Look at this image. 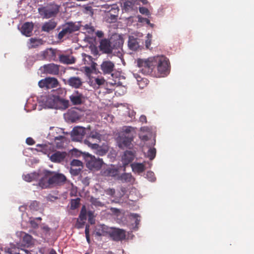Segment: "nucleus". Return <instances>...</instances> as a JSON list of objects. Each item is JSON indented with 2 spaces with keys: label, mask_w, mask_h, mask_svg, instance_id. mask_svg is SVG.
Wrapping results in <instances>:
<instances>
[{
  "label": "nucleus",
  "mask_w": 254,
  "mask_h": 254,
  "mask_svg": "<svg viewBox=\"0 0 254 254\" xmlns=\"http://www.w3.org/2000/svg\"><path fill=\"white\" fill-rule=\"evenodd\" d=\"M44 176L39 181V186L42 189L52 188L64 185L67 179L64 175L51 171L46 170Z\"/></svg>",
  "instance_id": "f257e3e1"
},
{
  "label": "nucleus",
  "mask_w": 254,
  "mask_h": 254,
  "mask_svg": "<svg viewBox=\"0 0 254 254\" xmlns=\"http://www.w3.org/2000/svg\"><path fill=\"white\" fill-rule=\"evenodd\" d=\"M60 11V6L55 2H50L38 8V11L43 19H49L57 16Z\"/></svg>",
  "instance_id": "f03ea898"
},
{
  "label": "nucleus",
  "mask_w": 254,
  "mask_h": 254,
  "mask_svg": "<svg viewBox=\"0 0 254 254\" xmlns=\"http://www.w3.org/2000/svg\"><path fill=\"white\" fill-rule=\"evenodd\" d=\"M155 57L149 58L147 60L138 59L137 66L141 72L145 74L151 73L155 68Z\"/></svg>",
  "instance_id": "7ed1b4c3"
},
{
  "label": "nucleus",
  "mask_w": 254,
  "mask_h": 254,
  "mask_svg": "<svg viewBox=\"0 0 254 254\" xmlns=\"http://www.w3.org/2000/svg\"><path fill=\"white\" fill-rule=\"evenodd\" d=\"M155 57L149 58L147 60L138 59L137 66L141 72L145 74L151 73L155 68Z\"/></svg>",
  "instance_id": "20e7f679"
},
{
  "label": "nucleus",
  "mask_w": 254,
  "mask_h": 254,
  "mask_svg": "<svg viewBox=\"0 0 254 254\" xmlns=\"http://www.w3.org/2000/svg\"><path fill=\"white\" fill-rule=\"evenodd\" d=\"M84 157L86 163V167L91 170H99L103 163L102 159H97L89 153H84Z\"/></svg>",
  "instance_id": "39448f33"
},
{
  "label": "nucleus",
  "mask_w": 254,
  "mask_h": 254,
  "mask_svg": "<svg viewBox=\"0 0 254 254\" xmlns=\"http://www.w3.org/2000/svg\"><path fill=\"white\" fill-rule=\"evenodd\" d=\"M79 27L74 23L67 22L63 26L62 30L59 33L57 38L61 40L64 37L69 36L74 32L79 30Z\"/></svg>",
  "instance_id": "423d86ee"
},
{
  "label": "nucleus",
  "mask_w": 254,
  "mask_h": 254,
  "mask_svg": "<svg viewBox=\"0 0 254 254\" xmlns=\"http://www.w3.org/2000/svg\"><path fill=\"white\" fill-rule=\"evenodd\" d=\"M155 67L157 66L158 72L161 74H166L169 69L168 60L163 56L155 57Z\"/></svg>",
  "instance_id": "0eeeda50"
},
{
  "label": "nucleus",
  "mask_w": 254,
  "mask_h": 254,
  "mask_svg": "<svg viewBox=\"0 0 254 254\" xmlns=\"http://www.w3.org/2000/svg\"><path fill=\"white\" fill-rule=\"evenodd\" d=\"M118 146L121 148L129 147L133 140V135H126L125 133H120L117 138Z\"/></svg>",
  "instance_id": "6e6552de"
},
{
  "label": "nucleus",
  "mask_w": 254,
  "mask_h": 254,
  "mask_svg": "<svg viewBox=\"0 0 254 254\" xmlns=\"http://www.w3.org/2000/svg\"><path fill=\"white\" fill-rule=\"evenodd\" d=\"M65 85H68L72 88H80L83 85L82 79L78 76H71L67 79H64Z\"/></svg>",
  "instance_id": "1a4fd4ad"
},
{
  "label": "nucleus",
  "mask_w": 254,
  "mask_h": 254,
  "mask_svg": "<svg viewBox=\"0 0 254 254\" xmlns=\"http://www.w3.org/2000/svg\"><path fill=\"white\" fill-rule=\"evenodd\" d=\"M89 129L85 127H74L72 131V136L73 139L76 141H80L83 136L87 134Z\"/></svg>",
  "instance_id": "9d476101"
},
{
  "label": "nucleus",
  "mask_w": 254,
  "mask_h": 254,
  "mask_svg": "<svg viewBox=\"0 0 254 254\" xmlns=\"http://www.w3.org/2000/svg\"><path fill=\"white\" fill-rule=\"evenodd\" d=\"M110 236L114 241H122L126 238V231L123 229L113 228L110 231Z\"/></svg>",
  "instance_id": "9b49d317"
},
{
  "label": "nucleus",
  "mask_w": 254,
  "mask_h": 254,
  "mask_svg": "<svg viewBox=\"0 0 254 254\" xmlns=\"http://www.w3.org/2000/svg\"><path fill=\"white\" fill-rule=\"evenodd\" d=\"M59 51L57 49L48 48L42 52L43 58L48 61H57L58 59L57 55H58Z\"/></svg>",
  "instance_id": "f8f14e48"
},
{
  "label": "nucleus",
  "mask_w": 254,
  "mask_h": 254,
  "mask_svg": "<svg viewBox=\"0 0 254 254\" xmlns=\"http://www.w3.org/2000/svg\"><path fill=\"white\" fill-rule=\"evenodd\" d=\"M69 99L74 105H81L83 103L85 100V97L83 94L78 91H75L70 96Z\"/></svg>",
  "instance_id": "ddd939ff"
},
{
  "label": "nucleus",
  "mask_w": 254,
  "mask_h": 254,
  "mask_svg": "<svg viewBox=\"0 0 254 254\" xmlns=\"http://www.w3.org/2000/svg\"><path fill=\"white\" fill-rule=\"evenodd\" d=\"M100 68L103 74H112L115 68V64L110 61H103L100 65Z\"/></svg>",
  "instance_id": "4468645a"
},
{
  "label": "nucleus",
  "mask_w": 254,
  "mask_h": 254,
  "mask_svg": "<svg viewBox=\"0 0 254 254\" xmlns=\"http://www.w3.org/2000/svg\"><path fill=\"white\" fill-rule=\"evenodd\" d=\"M90 147L94 150V152L96 154L99 156L105 155L109 150V146L106 144H103L101 146L97 143L92 144Z\"/></svg>",
  "instance_id": "2eb2a0df"
},
{
  "label": "nucleus",
  "mask_w": 254,
  "mask_h": 254,
  "mask_svg": "<svg viewBox=\"0 0 254 254\" xmlns=\"http://www.w3.org/2000/svg\"><path fill=\"white\" fill-rule=\"evenodd\" d=\"M110 40L112 53L113 50L121 49L124 43L123 39L119 36H113Z\"/></svg>",
  "instance_id": "dca6fc26"
},
{
  "label": "nucleus",
  "mask_w": 254,
  "mask_h": 254,
  "mask_svg": "<svg viewBox=\"0 0 254 254\" xmlns=\"http://www.w3.org/2000/svg\"><path fill=\"white\" fill-rule=\"evenodd\" d=\"M118 173V169L112 165L104 168L101 171L102 175L105 177H115Z\"/></svg>",
  "instance_id": "f3484780"
},
{
  "label": "nucleus",
  "mask_w": 254,
  "mask_h": 254,
  "mask_svg": "<svg viewBox=\"0 0 254 254\" xmlns=\"http://www.w3.org/2000/svg\"><path fill=\"white\" fill-rule=\"evenodd\" d=\"M59 100L60 97L58 96L49 95L46 98L45 105L49 108H56Z\"/></svg>",
  "instance_id": "a211bd4d"
},
{
  "label": "nucleus",
  "mask_w": 254,
  "mask_h": 254,
  "mask_svg": "<svg viewBox=\"0 0 254 254\" xmlns=\"http://www.w3.org/2000/svg\"><path fill=\"white\" fill-rule=\"evenodd\" d=\"M101 138V135L96 131H92L90 133L87 135L86 138L84 140V143L87 145L89 147L91 146L92 144H96V143H93L91 141L92 139H96L100 140Z\"/></svg>",
  "instance_id": "6ab92c4d"
},
{
  "label": "nucleus",
  "mask_w": 254,
  "mask_h": 254,
  "mask_svg": "<svg viewBox=\"0 0 254 254\" xmlns=\"http://www.w3.org/2000/svg\"><path fill=\"white\" fill-rule=\"evenodd\" d=\"M45 73L52 75H58L59 73V65L55 64H49L43 66Z\"/></svg>",
  "instance_id": "aec40b11"
},
{
  "label": "nucleus",
  "mask_w": 254,
  "mask_h": 254,
  "mask_svg": "<svg viewBox=\"0 0 254 254\" xmlns=\"http://www.w3.org/2000/svg\"><path fill=\"white\" fill-rule=\"evenodd\" d=\"M110 40L107 39H103L100 41V50L105 54H111V46Z\"/></svg>",
  "instance_id": "412c9836"
},
{
  "label": "nucleus",
  "mask_w": 254,
  "mask_h": 254,
  "mask_svg": "<svg viewBox=\"0 0 254 254\" xmlns=\"http://www.w3.org/2000/svg\"><path fill=\"white\" fill-rule=\"evenodd\" d=\"M59 61L61 63L71 64L75 63L76 59L72 55L58 54Z\"/></svg>",
  "instance_id": "4be33fe9"
},
{
  "label": "nucleus",
  "mask_w": 254,
  "mask_h": 254,
  "mask_svg": "<svg viewBox=\"0 0 254 254\" xmlns=\"http://www.w3.org/2000/svg\"><path fill=\"white\" fill-rule=\"evenodd\" d=\"M66 155L65 152L56 151L51 155L50 158L53 162L60 163L64 160Z\"/></svg>",
  "instance_id": "5701e85b"
},
{
  "label": "nucleus",
  "mask_w": 254,
  "mask_h": 254,
  "mask_svg": "<svg viewBox=\"0 0 254 254\" xmlns=\"http://www.w3.org/2000/svg\"><path fill=\"white\" fill-rule=\"evenodd\" d=\"M33 27L34 24L32 22H26L21 27V33L26 36L29 37L31 35Z\"/></svg>",
  "instance_id": "b1692460"
},
{
  "label": "nucleus",
  "mask_w": 254,
  "mask_h": 254,
  "mask_svg": "<svg viewBox=\"0 0 254 254\" xmlns=\"http://www.w3.org/2000/svg\"><path fill=\"white\" fill-rule=\"evenodd\" d=\"M134 154L131 151L127 150L122 156V162L124 166L127 165L134 159Z\"/></svg>",
  "instance_id": "393cba45"
},
{
  "label": "nucleus",
  "mask_w": 254,
  "mask_h": 254,
  "mask_svg": "<svg viewBox=\"0 0 254 254\" xmlns=\"http://www.w3.org/2000/svg\"><path fill=\"white\" fill-rule=\"evenodd\" d=\"M110 230L109 228L105 225H99L97 226L95 234L98 236H106L108 234H110Z\"/></svg>",
  "instance_id": "a878e982"
},
{
  "label": "nucleus",
  "mask_w": 254,
  "mask_h": 254,
  "mask_svg": "<svg viewBox=\"0 0 254 254\" xmlns=\"http://www.w3.org/2000/svg\"><path fill=\"white\" fill-rule=\"evenodd\" d=\"M57 25V23L55 21L53 20H50L48 22L44 23L42 26V31L49 32L55 29Z\"/></svg>",
  "instance_id": "bb28decb"
},
{
  "label": "nucleus",
  "mask_w": 254,
  "mask_h": 254,
  "mask_svg": "<svg viewBox=\"0 0 254 254\" xmlns=\"http://www.w3.org/2000/svg\"><path fill=\"white\" fill-rule=\"evenodd\" d=\"M123 10L126 12L134 10L136 8L134 2L130 0L123 1Z\"/></svg>",
  "instance_id": "cd10ccee"
},
{
  "label": "nucleus",
  "mask_w": 254,
  "mask_h": 254,
  "mask_svg": "<svg viewBox=\"0 0 254 254\" xmlns=\"http://www.w3.org/2000/svg\"><path fill=\"white\" fill-rule=\"evenodd\" d=\"M129 48L132 50H136L139 47V44L136 38L133 37H129L128 41Z\"/></svg>",
  "instance_id": "c85d7f7f"
},
{
  "label": "nucleus",
  "mask_w": 254,
  "mask_h": 254,
  "mask_svg": "<svg viewBox=\"0 0 254 254\" xmlns=\"http://www.w3.org/2000/svg\"><path fill=\"white\" fill-rule=\"evenodd\" d=\"M29 48H36L39 46L42 45L44 43L41 39L31 38L29 39Z\"/></svg>",
  "instance_id": "c756f323"
},
{
  "label": "nucleus",
  "mask_w": 254,
  "mask_h": 254,
  "mask_svg": "<svg viewBox=\"0 0 254 254\" xmlns=\"http://www.w3.org/2000/svg\"><path fill=\"white\" fill-rule=\"evenodd\" d=\"M46 82L48 89L57 87L59 84L58 80L55 77H47Z\"/></svg>",
  "instance_id": "7c9ffc66"
},
{
  "label": "nucleus",
  "mask_w": 254,
  "mask_h": 254,
  "mask_svg": "<svg viewBox=\"0 0 254 254\" xmlns=\"http://www.w3.org/2000/svg\"><path fill=\"white\" fill-rule=\"evenodd\" d=\"M65 137L64 136L60 135L55 138V143L57 148H62L64 146V140Z\"/></svg>",
  "instance_id": "2f4dec72"
},
{
  "label": "nucleus",
  "mask_w": 254,
  "mask_h": 254,
  "mask_svg": "<svg viewBox=\"0 0 254 254\" xmlns=\"http://www.w3.org/2000/svg\"><path fill=\"white\" fill-rule=\"evenodd\" d=\"M131 167L132 170L138 173L143 172L145 169V166L142 163H137L132 164H131Z\"/></svg>",
  "instance_id": "473e14b6"
},
{
  "label": "nucleus",
  "mask_w": 254,
  "mask_h": 254,
  "mask_svg": "<svg viewBox=\"0 0 254 254\" xmlns=\"http://www.w3.org/2000/svg\"><path fill=\"white\" fill-rule=\"evenodd\" d=\"M23 178L25 181L30 182L32 181L38 179L39 175L38 174L36 173H33L23 175Z\"/></svg>",
  "instance_id": "72a5a7b5"
},
{
  "label": "nucleus",
  "mask_w": 254,
  "mask_h": 254,
  "mask_svg": "<svg viewBox=\"0 0 254 254\" xmlns=\"http://www.w3.org/2000/svg\"><path fill=\"white\" fill-rule=\"evenodd\" d=\"M133 178L130 173H124L122 174L120 177L119 180L123 183H129L132 181Z\"/></svg>",
  "instance_id": "f704fd0d"
},
{
  "label": "nucleus",
  "mask_w": 254,
  "mask_h": 254,
  "mask_svg": "<svg viewBox=\"0 0 254 254\" xmlns=\"http://www.w3.org/2000/svg\"><path fill=\"white\" fill-rule=\"evenodd\" d=\"M80 199L76 198V199H71L70 200V209L74 210L77 208L80 204Z\"/></svg>",
  "instance_id": "c9c22d12"
},
{
  "label": "nucleus",
  "mask_w": 254,
  "mask_h": 254,
  "mask_svg": "<svg viewBox=\"0 0 254 254\" xmlns=\"http://www.w3.org/2000/svg\"><path fill=\"white\" fill-rule=\"evenodd\" d=\"M87 211L85 206L83 205L81 209L80 213L79 216V218L81 221H85L86 220Z\"/></svg>",
  "instance_id": "e433bc0d"
},
{
  "label": "nucleus",
  "mask_w": 254,
  "mask_h": 254,
  "mask_svg": "<svg viewBox=\"0 0 254 254\" xmlns=\"http://www.w3.org/2000/svg\"><path fill=\"white\" fill-rule=\"evenodd\" d=\"M97 65V64L96 63H92L90 67L85 66V71L87 74H91L93 72H95L96 71V66Z\"/></svg>",
  "instance_id": "4c0bfd02"
},
{
  "label": "nucleus",
  "mask_w": 254,
  "mask_h": 254,
  "mask_svg": "<svg viewBox=\"0 0 254 254\" xmlns=\"http://www.w3.org/2000/svg\"><path fill=\"white\" fill-rule=\"evenodd\" d=\"M37 148L36 150L38 151H41L45 154H46L47 151L48 149V145L47 144H38L36 145Z\"/></svg>",
  "instance_id": "58836bf2"
},
{
  "label": "nucleus",
  "mask_w": 254,
  "mask_h": 254,
  "mask_svg": "<svg viewBox=\"0 0 254 254\" xmlns=\"http://www.w3.org/2000/svg\"><path fill=\"white\" fill-rule=\"evenodd\" d=\"M84 30L88 34H93L95 30L94 27L91 24H87L84 26Z\"/></svg>",
  "instance_id": "ea45409f"
},
{
  "label": "nucleus",
  "mask_w": 254,
  "mask_h": 254,
  "mask_svg": "<svg viewBox=\"0 0 254 254\" xmlns=\"http://www.w3.org/2000/svg\"><path fill=\"white\" fill-rule=\"evenodd\" d=\"M156 149L154 148H150L147 152V157L150 159V160H153L156 156Z\"/></svg>",
  "instance_id": "a19ab883"
},
{
  "label": "nucleus",
  "mask_w": 254,
  "mask_h": 254,
  "mask_svg": "<svg viewBox=\"0 0 254 254\" xmlns=\"http://www.w3.org/2000/svg\"><path fill=\"white\" fill-rule=\"evenodd\" d=\"M90 202L92 204L95 205V206H103V203L99 200L98 198L91 197Z\"/></svg>",
  "instance_id": "79ce46f5"
},
{
  "label": "nucleus",
  "mask_w": 254,
  "mask_h": 254,
  "mask_svg": "<svg viewBox=\"0 0 254 254\" xmlns=\"http://www.w3.org/2000/svg\"><path fill=\"white\" fill-rule=\"evenodd\" d=\"M71 167H78L81 168L82 167V163L80 161L76 159H73L70 163Z\"/></svg>",
  "instance_id": "37998d69"
},
{
  "label": "nucleus",
  "mask_w": 254,
  "mask_h": 254,
  "mask_svg": "<svg viewBox=\"0 0 254 254\" xmlns=\"http://www.w3.org/2000/svg\"><path fill=\"white\" fill-rule=\"evenodd\" d=\"M39 206V202L34 200L31 202L29 207L31 210H37Z\"/></svg>",
  "instance_id": "c03bdc74"
},
{
  "label": "nucleus",
  "mask_w": 254,
  "mask_h": 254,
  "mask_svg": "<svg viewBox=\"0 0 254 254\" xmlns=\"http://www.w3.org/2000/svg\"><path fill=\"white\" fill-rule=\"evenodd\" d=\"M133 130L134 128L131 127H125L121 133H125L126 135L131 134V132Z\"/></svg>",
  "instance_id": "a18cd8bd"
},
{
  "label": "nucleus",
  "mask_w": 254,
  "mask_h": 254,
  "mask_svg": "<svg viewBox=\"0 0 254 254\" xmlns=\"http://www.w3.org/2000/svg\"><path fill=\"white\" fill-rule=\"evenodd\" d=\"M146 177L151 182H154L156 180L154 174L151 171H148L146 173Z\"/></svg>",
  "instance_id": "49530a36"
},
{
  "label": "nucleus",
  "mask_w": 254,
  "mask_h": 254,
  "mask_svg": "<svg viewBox=\"0 0 254 254\" xmlns=\"http://www.w3.org/2000/svg\"><path fill=\"white\" fill-rule=\"evenodd\" d=\"M147 39L145 40V46L147 49H149L152 39V35L148 34L146 36Z\"/></svg>",
  "instance_id": "de8ad7c7"
},
{
  "label": "nucleus",
  "mask_w": 254,
  "mask_h": 254,
  "mask_svg": "<svg viewBox=\"0 0 254 254\" xmlns=\"http://www.w3.org/2000/svg\"><path fill=\"white\" fill-rule=\"evenodd\" d=\"M81 170V168H74V167H71L70 168V173L71 174L76 176L78 175Z\"/></svg>",
  "instance_id": "09e8293b"
},
{
  "label": "nucleus",
  "mask_w": 254,
  "mask_h": 254,
  "mask_svg": "<svg viewBox=\"0 0 254 254\" xmlns=\"http://www.w3.org/2000/svg\"><path fill=\"white\" fill-rule=\"evenodd\" d=\"M32 237L31 235L25 234L23 237V241L27 244H29L32 242Z\"/></svg>",
  "instance_id": "8fccbe9b"
},
{
  "label": "nucleus",
  "mask_w": 254,
  "mask_h": 254,
  "mask_svg": "<svg viewBox=\"0 0 254 254\" xmlns=\"http://www.w3.org/2000/svg\"><path fill=\"white\" fill-rule=\"evenodd\" d=\"M147 80L146 78H142L140 81L138 80V84L140 88H143L144 86L146 85L147 83Z\"/></svg>",
  "instance_id": "3c124183"
},
{
  "label": "nucleus",
  "mask_w": 254,
  "mask_h": 254,
  "mask_svg": "<svg viewBox=\"0 0 254 254\" xmlns=\"http://www.w3.org/2000/svg\"><path fill=\"white\" fill-rule=\"evenodd\" d=\"M46 78L44 79H42L39 81L38 85L40 87H41V88L46 87V88H48L47 83L46 82Z\"/></svg>",
  "instance_id": "603ef678"
},
{
  "label": "nucleus",
  "mask_w": 254,
  "mask_h": 254,
  "mask_svg": "<svg viewBox=\"0 0 254 254\" xmlns=\"http://www.w3.org/2000/svg\"><path fill=\"white\" fill-rule=\"evenodd\" d=\"M88 216V221L91 224H93L94 223V220H93L94 215L93 212L91 211H89L87 213Z\"/></svg>",
  "instance_id": "864d4df0"
},
{
  "label": "nucleus",
  "mask_w": 254,
  "mask_h": 254,
  "mask_svg": "<svg viewBox=\"0 0 254 254\" xmlns=\"http://www.w3.org/2000/svg\"><path fill=\"white\" fill-rule=\"evenodd\" d=\"M17 250H19V248H11L8 249L7 252L9 254H16V253H18V251Z\"/></svg>",
  "instance_id": "5fc2aeb1"
},
{
  "label": "nucleus",
  "mask_w": 254,
  "mask_h": 254,
  "mask_svg": "<svg viewBox=\"0 0 254 254\" xmlns=\"http://www.w3.org/2000/svg\"><path fill=\"white\" fill-rule=\"evenodd\" d=\"M139 12L141 14H145L146 15H148L150 14L149 10L147 8L144 7H139Z\"/></svg>",
  "instance_id": "6e6d98bb"
},
{
  "label": "nucleus",
  "mask_w": 254,
  "mask_h": 254,
  "mask_svg": "<svg viewBox=\"0 0 254 254\" xmlns=\"http://www.w3.org/2000/svg\"><path fill=\"white\" fill-rule=\"evenodd\" d=\"M85 221H81L79 219H77L76 223V227L78 229H80L83 227Z\"/></svg>",
  "instance_id": "4d7b16f0"
},
{
  "label": "nucleus",
  "mask_w": 254,
  "mask_h": 254,
  "mask_svg": "<svg viewBox=\"0 0 254 254\" xmlns=\"http://www.w3.org/2000/svg\"><path fill=\"white\" fill-rule=\"evenodd\" d=\"M107 195L114 196L115 194V190L114 189H108L105 190Z\"/></svg>",
  "instance_id": "13d9d810"
},
{
  "label": "nucleus",
  "mask_w": 254,
  "mask_h": 254,
  "mask_svg": "<svg viewBox=\"0 0 254 254\" xmlns=\"http://www.w3.org/2000/svg\"><path fill=\"white\" fill-rule=\"evenodd\" d=\"M93 60V58L91 56L84 54L85 62H90L91 64L92 63H94ZM85 64H86V63H85Z\"/></svg>",
  "instance_id": "bf43d9fd"
},
{
  "label": "nucleus",
  "mask_w": 254,
  "mask_h": 254,
  "mask_svg": "<svg viewBox=\"0 0 254 254\" xmlns=\"http://www.w3.org/2000/svg\"><path fill=\"white\" fill-rule=\"evenodd\" d=\"M61 103H62L63 105L64 108H67L69 105V102L68 100H65L64 99H60V100Z\"/></svg>",
  "instance_id": "052dcab7"
},
{
  "label": "nucleus",
  "mask_w": 254,
  "mask_h": 254,
  "mask_svg": "<svg viewBox=\"0 0 254 254\" xmlns=\"http://www.w3.org/2000/svg\"><path fill=\"white\" fill-rule=\"evenodd\" d=\"M26 142L29 145H33L35 143V141L31 137H28L26 140Z\"/></svg>",
  "instance_id": "680f3d73"
},
{
  "label": "nucleus",
  "mask_w": 254,
  "mask_h": 254,
  "mask_svg": "<svg viewBox=\"0 0 254 254\" xmlns=\"http://www.w3.org/2000/svg\"><path fill=\"white\" fill-rule=\"evenodd\" d=\"M105 80L103 78H97L95 79V83L99 85L103 84Z\"/></svg>",
  "instance_id": "e2e57ef3"
},
{
  "label": "nucleus",
  "mask_w": 254,
  "mask_h": 254,
  "mask_svg": "<svg viewBox=\"0 0 254 254\" xmlns=\"http://www.w3.org/2000/svg\"><path fill=\"white\" fill-rule=\"evenodd\" d=\"M131 216H132L135 219V223L136 225H138L140 221V219L138 218L139 216L137 214H132Z\"/></svg>",
  "instance_id": "0e129e2a"
},
{
  "label": "nucleus",
  "mask_w": 254,
  "mask_h": 254,
  "mask_svg": "<svg viewBox=\"0 0 254 254\" xmlns=\"http://www.w3.org/2000/svg\"><path fill=\"white\" fill-rule=\"evenodd\" d=\"M30 223L31 226L34 228H36L38 226V224L36 222L35 220L34 219L30 220Z\"/></svg>",
  "instance_id": "69168bd1"
},
{
  "label": "nucleus",
  "mask_w": 254,
  "mask_h": 254,
  "mask_svg": "<svg viewBox=\"0 0 254 254\" xmlns=\"http://www.w3.org/2000/svg\"><path fill=\"white\" fill-rule=\"evenodd\" d=\"M139 138L143 141H147L149 139V137L146 134H140L139 135Z\"/></svg>",
  "instance_id": "338daca9"
},
{
  "label": "nucleus",
  "mask_w": 254,
  "mask_h": 254,
  "mask_svg": "<svg viewBox=\"0 0 254 254\" xmlns=\"http://www.w3.org/2000/svg\"><path fill=\"white\" fill-rule=\"evenodd\" d=\"M17 250L18 251V253H16V254H28V252L27 250L20 248H19V250Z\"/></svg>",
  "instance_id": "774afa93"
}]
</instances>
